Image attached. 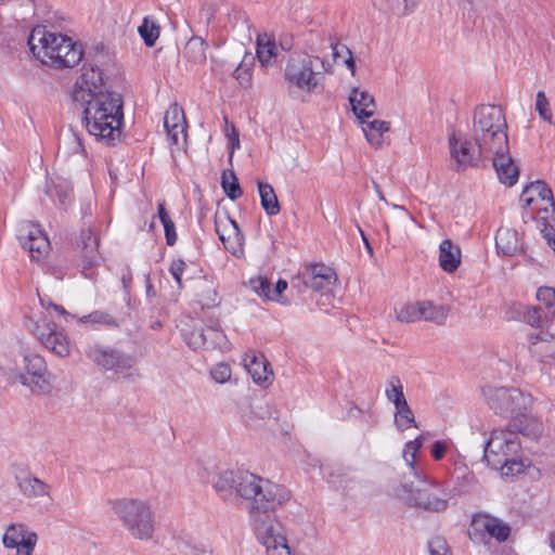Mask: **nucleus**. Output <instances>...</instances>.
<instances>
[{
	"mask_svg": "<svg viewBox=\"0 0 555 555\" xmlns=\"http://www.w3.org/2000/svg\"><path fill=\"white\" fill-rule=\"evenodd\" d=\"M535 111L539 113L541 119L553 124L552 112L550 108L548 100L543 91L537 93L535 99Z\"/></svg>",
	"mask_w": 555,
	"mask_h": 555,
	"instance_id": "obj_49",
	"label": "nucleus"
},
{
	"mask_svg": "<svg viewBox=\"0 0 555 555\" xmlns=\"http://www.w3.org/2000/svg\"><path fill=\"white\" fill-rule=\"evenodd\" d=\"M164 127L167 131L168 139L172 144H179L180 139H185L186 122L184 113L177 104L171 105L166 111L164 116Z\"/></svg>",
	"mask_w": 555,
	"mask_h": 555,
	"instance_id": "obj_21",
	"label": "nucleus"
},
{
	"mask_svg": "<svg viewBox=\"0 0 555 555\" xmlns=\"http://www.w3.org/2000/svg\"><path fill=\"white\" fill-rule=\"evenodd\" d=\"M158 218L163 224L171 220L163 203L158 204Z\"/></svg>",
	"mask_w": 555,
	"mask_h": 555,
	"instance_id": "obj_62",
	"label": "nucleus"
},
{
	"mask_svg": "<svg viewBox=\"0 0 555 555\" xmlns=\"http://www.w3.org/2000/svg\"><path fill=\"white\" fill-rule=\"evenodd\" d=\"M165 230L166 242L169 246H172L177 242V234L175 230V223L172 220L167 221L163 224Z\"/></svg>",
	"mask_w": 555,
	"mask_h": 555,
	"instance_id": "obj_59",
	"label": "nucleus"
},
{
	"mask_svg": "<svg viewBox=\"0 0 555 555\" xmlns=\"http://www.w3.org/2000/svg\"><path fill=\"white\" fill-rule=\"evenodd\" d=\"M420 320L433 322L438 325L444 323L449 314V308L444 305H436L433 301H418Z\"/></svg>",
	"mask_w": 555,
	"mask_h": 555,
	"instance_id": "obj_34",
	"label": "nucleus"
},
{
	"mask_svg": "<svg viewBox=\"0 0 555 555\" xmlns=\"http://www.w3.org/2000/svg\"><path fill=\"white\" fill-rule=\"evenodd\" d=\"M386 398L393 403L395 408L405 402L403 386L400 378L396 375L390 376L386 382Z\"/></svg>",
	"mask_w": 555,
	"mask_h": 555,
	"instance_id": "obj_40",
	"label": "nucleus"
},
{
	"mask_svg": "<svg viewBox=\"0 0 555 555\" xmlns=\"http://www.w3.org/2000/svg\"><path fill=\"white\" fill-rule=\"evenodd\" d=\"M215 488L223 499L231 495L234 490L237 495L250 501L253 513L266 514L285 499L278 493L276 485L241 469L222 472L215 482Z\"/></svg>",
	"mask_w": 555,
	"mask_h": 555,
	"instance_id": "obj_2",
	"label": "nucleus"
},
{
	"mask_svg": "<svg viewBox=\"0 0 555 555\" xmlns=\"http://www.w3.org/2000/svg\"><path fill=\"white\" fill-rule=\"evenodd\" d=\"M519 447L518 435L511 427L494 429L485 446V459L494 466L507 468L505 475L520 473V465L515 461Z\"/></svg>",
	"mask_w": 555,
	"mask_h": 555,
	"instance_id": "obj_6",
	"label": "nucleus"
},
{
	"mask_svg": "<svg viewBox=\"0 0 555 555\" xmlns=\"http://www.w3.org/2000/svg\"><path fill=\"white\" fill-rule=\"evenodd\" d=\"M541 232L547 245L555 251V228L548 225L546 222H543Z\"/></svg>",
	"mask_w": 555,
	"mask_h": 555,
	"instance_id": "obj_58",
	"label": "nucleus"
},
{
	"mask_svg": "<svg viewBox=\"0 0 555 555\" xmlns=\"http://www.w3.org/2000/svg\"><path fill=\"white\" fill-rule=\"evenodd\" d=\"M501 127H506L505 116L500 106L496 105H481L476 108L473 122V135L480 133L499 130Z\"/></svg>",
	"mask_w": 555,
	"mask_h": 555,
	"instance_id": "obj_16",
	"label": "nucleus"
},
{
	"mask_svg": "<svg viewBox=\"0 0 555 555\" xmlns=\"http://www.w3.org/2000/svg\"><path fill=\"white\" fill-rule=\"evenodd\" d=\"M11 378L35 395H46L52 389L51 374L44 358L28 349L22 351V360L16 363Z\"/></svg>",
	"mask_w": 555,
	"mask_h": 555,
	"instance_id": "obj_7",
	"label": "nucleus"
},
{
	"mask_svg": "<svg viewBox=\"0 0 555 555\" xmlns=\"http://www.w3.org/2000/svg\"><path fill=\"white\" fill-rule=\"evenodd\" d=\"M186 343L194 350L199 348L224 349L228 339L219 327L205 326L194 328L188 336Z\"/></svg>",
	"mask_w": 555,
	"mask_h": 555,
	"instance_id": "obj_17",
	"label": "nucleus"
},
{
	"mask_svg": "<svg viewBox=\"0 0 555 555\" xmlns=\"http://www.w3.org/2000/svg\"><path fill=\"white\" fill-rule=\"evenodd\" d=\"M20 492L26 499H38L49 496L51 487L28 472L15 476Z\"/></svg>",
	"mask_w": 555,
	"mask_h": 555,
	"instance_id": "obj_23",
	"label": "nucleus"
},
{
	"mask_svg": "<svg viewBox=\"0 0 555 555\" xmlns=\"http://www.w3.org/2000/svg\"><path fill=\"white\" fill-rule=\"evenodd\" d=\"M244 366L257 385L267 386L271 383L272 371L269 370V362L263 356L246 354Z\"/></svg>",
	"mask_w": 555,
	"mask_h": 555,
	"instance_id": "obj_24",
	"label": "nucleus"
},
{
	"mask_svg": "<svg viewBox=\"0 0 555 555\" xmlns=\"http://www.w3.org/2000/svg\"><path fill=\"white\" fill-rule=\"evenodd\" d=\"M251 289L261 297L269 299V295L271 294L272 286L270 281L267 278H256L250 280Z\"/></svg>",
	"mask_w": 555,
	"mask_h": 555,
	"instance_id": "obj_53",
	"label": "nucleus"
},
{
	"mask_svg": "<svg viewBox=\"0 0 555 555\" xmlns=\"http://www.w3.org/2000/svg\"><path fill=\"white\" fill-rule=\"evenodd\" d=\"M3 545L15 548L16 555H31L37 543V533L29 531L23 524L10 525L2 537Z\"/></svg>",
	"mask_w": 555,
	"mask_h": 555,
	"instance_id": "obj_15",
	"label": "nucleus"
},
{
	"mask_svg": "<svg viewBox=\"0 0 555 555\" xmlns=\"http://www.w3.org/2000/svg\"><path fill=\"white\" fill-rule=\"evenodd\" d=\"M85 354L99 367L113 372L117 379L134 382L139 377L133 357L118 349L94 344L85 349Z\"/></svg>",
	"mask_w": 555,
	"mask_h": 555,
	"instance_id": "obj_9",
	"label": "nucleus"
},
{
	"mask_svg": "<svg viewBox=\"0 0 555 555\" xmlns=\"http://www.w3.org/2000/svg\"><path fill=\"white\" fill-rule=\"evenodd\" d=\"M520 203L526 207H530L532 204L541 203L539 210H543L545 214L555 211V203L553 198L552 190L543 181H534L527 185L521 195Z\"/></svg>",
	"mask_w": 555,
	"mask_h": 555,
	"instance_id": "obj_19",
	"label": "nucleus"
},
{
	"mask_svg": "<svg viewBox=\"0 0 555 555\" xmlns=\"http://www.w3.org/2000/svg\"><path fill=\"white\" fill-rule=\"evenodd\" d=\"M554 312L545 311L543 308L533 306V307H524L521 311L522 320L535 327L541 328V331H548L551 320L554 317Z\"/></svg>",
	"mask_w": 555,
	"mask_h": 555,
	"instance_id": "obj_33",
	"label": "nucleus"
},
{
	"mask_svg": "<svg viewBox=\"0 0 555 555\" xmlns=\"http://www.w3.org/2000/svg\"><path fill=\"white\" fill-rule=\"evenodd\" d=\"M336 273L330 267L324 264H312L309 268V278L305 280V284L317 291L324 292L336 282Z\"/></svg>",
	"mask_w": 555,
	"mask_h": 555,
	"instance_id": "obj_26",
	"label": "nucleus"
},
{
	"mask_svg": "<svg viewBox=\"0 0 555 555\" xmlns=\"http://www.w3.org/2000/svg\"><path fill=\"white\" fill-rule=\"evenodd\" d=\"M112 509L125 528L137 539L147 540L154 531V518L150 505L141 500L122 499L109 502Z\"/></svg>",
	"mask_w": 555,
	"mask_h": 555,
	"instance_id": "obj_5",
	"label": "nucleus"
},
{
	"mask_svg": "<svg viewBox=\"0 0 555 555\" xmlns=\"http://www.w3.org/2000/svg\"><path fill=\"white\" fill-rule=\"evenodd\" d=\"M280 47L284 51H289L293 48V39L288 36H285L280 39Z\"/></svg>",
	"mask_w": 555,
	"mask_h": 555,
	"instance_id": "obj_64",
	"label": "nucleus"
},
{
	"mask_svg": "<svg viewBox=\"0 0 555 555\" xmlns=\"http://www.w3.org/2000/svg\"><path fill=\"white\" fill-rule=\"evenodd\" d=\"M83 152L80 138L76 132H70L64 138L63 146L60 147L57 156L60 157L61 154L67 155L68 153L82 154Z\"/></svg>",
	"mask_w": 555,
	"mask_h": 555,
	"instance_id": "obj_44",
	"label": "nucleus"
},
{
	"mask_svg": "<svg viewBox=\"0 0 555 555\" xmlns=\"http://www.w3.org/2000/svg\"><path fill=\"white\" fill-rule=\"evenodd\" d=\"M232 75L242 87H244V88L250 87L251 70H250L249 65H247L244 61L235 67Z\"/></svg>",
	"mask_w": 555,
	"mask_h": 555,
	"instance_id": "obj_51",
	"label": "nucleus"
},
{
	"mask_svg": "<svg viewBox=\"0 0 555 555\" xmlns=\"http://www.w3.org/2000/svg\"><path fill=\"white\" fill-rule=\"evenodd\" d=\"M415 481L402 485L400 496L409 503L430 512H443L448 507V495L438 483L430 481L427 476L414 472Z\"/></svg>",
	"mask_w": 555,
	"mask_h": 555,
	"instance_id": "obj_8",
	"label": "nucleus"
},
{
	"mask_svg": "<svg viewBox=\"0 0 555 555\" xmlns=\"http://www.w3.org/2000/svg\"><path fill=\"white\" fill-rule=\"evenodd\" d=\"M495 246L499 254L515 256L521 250L517 231L509 228H500L495 235Z\"/></svg>",
	"mask_w": 555,
	"mask_h": 555,
	"instance_id": "obj_30",
	"label": "nucleus"
},
{
	"mask_svg": "<svg viewBox=\"0 0 555 555\" xmlns=\"http://www.w3.org/2000/svg\"><path fill=\"white\" fill-rule=\"evenodd\" d=\"M287 288V282L279 280L274 287H272L269 300L280 301L282 293Z\"/></svg>",
	"mask_w": 555,
	"mask_h": 555,
	"instance_id": "obj_60",
	"label": "nucleus"
},
{
	"mask_svg": "<svg viewBox=\"0 0 555 555\" xmlns=\"http://www.w3.org/2000/svg\"><path fill=\"white\" fill-rule=\"evenodd\" d=\"M537 299L545 305L546 308L555 307V288L543 286L537 292Z\"/></svg>",
	"mask_w": 555,
	"mask_h": 555,
	"instance_id": "obj_56",
	"label": "nucleus"
},
{
	"mask_svg": "<svg viewBox=\"0 0 555 555\" xmlns=\"http://www.w3.org/2000/svg\"><path fill=\"white\" fill-rule=\"evenodd\" d=\"M186 264L182 259H176L171 262L169 272L178 284V287H182V274Z\"/></svg>",
	"mask_w": 555,
	"mask_h": 555,
	"instance_id": "obj_57",
	"label": "nucleus"
},
{
	"mask_svg": "<svg viewBox=\"0 0 555 555\" xmlns=\"http://www.w3.org/2000/svg\"><path fill=\"white\" fill-rule=\"evenodd\" d=\"M258 192L260 196L261 207L269 216H276L281 208L278 196L271 184L266 182H258Z\"/></svg>",
	"mask_w": 555,
	"mask_h": 555,
	"instance_id": "obj_37",
	"label": "nucleus"
},
{
	"mask_svg": "<svg viewBox=\"0 0 555 555\" xmlns=\"http://www.w3.org/2000/svg\"><path fill=\"white\" fill-rule=\"evenodd\" d=\"M215 227L219 240L229 253L236 256L243 251L244 236L235 221L229 218L216 219Z\"/></svg>",
	"mask_w": 555,
	"mask_h": 555,
	"instance_id": "obj_20",
	"label": "nucleus"
},
{
	"mask_svg": "<svg viewBox=\"0 0 555 555\" xmlns=\"http://www.w3.org/2000/svg\"><path fill=\"white\" fill-rule=\"evenodd\" d=\"M395 423L399 430H405L410 427H417L414 418V414L410 409L408 402H401L400 405L396 406Z\"/></svg>",
	"mask_w": 555,
	"mask_h": 555,
	"instance_id": "obj_42",
	"label": "nucleus"
},
{
	"mask_svg": "<svg viewBox=\"0 0 555 555\" xmlns=\"http://www.w3.org/2000/svg\"><path fill=\"white\" fill-rule=\"evenodd\" d=\"M529 351L540 362L553 358L555 354L554 335L550 331H540L538 334L528 336Z\"/></svg>",
	"mask_w": 555,
	"mask_h": 555,
	"instance_id": "obj_22",
	"label": "nucleus"
},
{
	"mask_svg": "<svg viewBox=\"0 0 555 555\" xmlns=\"http://www.w3.org/2000/svg\"><path fill=\"white\" fill-rule=\"evenodd\" d=\"M333 74L332 63L324 56L306 51L292 53L283 70L287 93L293 99L321 92L326 75Z\"/></svg>",
	"mask_w": 555,
	"mask_h": 555,
	"instance_id": "obj_3",
	"label": "nucleus"
},
{
	"mask_svg": "<svg viewBox=\"0 0 555 555\" xmlns=\"http://www.w3.org/2000/svg\"><path fill=\"white\" fill-rule=\"evenodd\" d=\"M25 326L48 350L59 357H67L69 354L70 348L67 336L62 331H59L55 323L47 321L46 318L38 320L28 318Z\"/></svg>",
	"mask_w": 555,
	"mask_h": 555,
	"instance_id": "obj_11",
	"label": "nucleus"
},
{
	"mask_svg": "<svg viewBox=\"0 0 555 555\" xmlns=\"http://www.w3.org/2000/svg\"><path fill=\"white\" fill-rule=\"evenodd\" d=\"M449 146L451 158L454 160V168L460 171L469 166H477L480 159H485V155L474 142L467 139H459L455 133L449 138Z\"/></svg>",
	"mask_w": 555,
	"mask_h": 555,
	"instance_id": "obj_12",
	"label": "nucleus"
},
{
	"mask_svg": "<svg viewBox=\"0 0 555 555\" xmlns=\"http://www.w3.org/2000/svg\"><path fill=\"white\" fill-rule=\"evenodd\" d=\"M196 297L203 308H211L218 304L217 284L206 276L195 281Z\"/></svg>",
	"mask_w": 555,
	"mask_h": 555,
	"instance_id": "obj_32",
	"label": "nucleus"
},
{
	"mask_svg": "<svg viewBox=\"0 0 555 555\" xmlns=\"http://www.w3.org/2000/svg\"><path fill=\"white\" fill-rule=\"evenodd\" d=\"M489 160L492 163L502 183L512 186L517 182L519 170L512 159L509 152L501 153Z\"/></svg>",
	"mask_w": 555,
	"mask_h": 555,
	"instance_id": "obj_27",
	"label": "nucleus"
},
{
	"mask_svg": "<svg viewBox=\"0 0 555 555\" xmlns=\"http://www.w3.org/2000/svg\"><path fill=\"white\" fill-rule=\"evenodd\" d=\"M207 43L198 36H193L188 40L183 51V57L193 65L204 64L207 55Z\"/></svg>",
	"mask_w": 555,
	"mask_h": 555,
	"instance_id": "obj_35",
	"label": "nucleus"
},
{
	"mask_svg": "<svg viewBox=\"0 0 555 555\" xmlns=\"http://www.w3.org/2000/svg\"><path fill=\"white\" fill-rule=\"evenodd\" d=\"M138 31L147 47L155 44L160 33L159 26L149 16L143 18L142 24L138 27Z\"/></svg>",
	"mask_w": 555,
	"mask_h": 555,
	"instance_id": "obj_41",
	"label": "nucleus"
},
{
	"mask_svg": "<svg viewBox=\"0 0 555 555\" xmlns=\"http://www.w3.org/2000/svg\"><path fill=\"white\" fill-rule=\"evenodd\" d=\"M72 189L66 181H61L47 186V194L51 197L56 196L60 204L64 206L70 196Z\"/></svg>",
	"mask_w": 555,
	"mask_h": 555,
	"instance_id": "obj_47",
	"label": "nucleus"
},
{
	"mask_svg": "<svg viewBox=\"0 0 555 555\" xmlns=\"http://www.w3.org/2000/svg\"><path fill=\"white\" fill-rule=\"evenodd\" d=\"M418 302L406 304L399 310L395 309L396 320L402 323H411L420 320Z\"/></svg>",
	"mask_w": 555,
	"mask_h": 555,
	"instance_id": "obj_45",
	"label": "nucleus"
},
{
	"mask_svg": "<svg viewBox=\"0 0 555 555\" xmlns=\"http://www.w3.org/2000/svg\"><path fill=\"white\" fill-rule=\"evenodd\" d=\"M275 409L269 402H259L251 408V413L259 420L271 418L275 414Z\"/></svg>",
	"mask_w": 555,
	"mask_h": 555,
	"instance_id": "obj_55",
	"label": "nucleus"
},
{
	"mask_svg": "<svg viewBox=\"0 0 555 555\" xmlns=\"http://www.w3.org/2000/svg\"><path fill=\"white\" fill-rule=\"evenodd\" d=\"M476 145L479 146L485 155V159H490L501 153L509 152L508 138L506 133V127H501L498 131H492L482 134H474Z\"/></svg>",
	"mask_w": 555,
	"mask_h": 555,
	"instance_id": "obj_18",
	"label": "nucleus"
},
{
	"mask_svg": "<svg viewBox=\"0 0 555 555\" xmlns=\"http://www.w3.org/2000/svg\"><path fill=\"white\" fill-rule=\"evenodd\" d=\"M17 237L33 259H41L50 248V242L39 227L33 222H22Z\"/></svg>",
	"mask_w": 555,
	"mask_h": 555,
	"instance_id": "obj_14",
	"label": "nucleus"
},
{
	"mask_svg": "<svg viewBox=\"0 0 555 555\" xmlns=\"http://www.w3.org/2000/svg\"><path fill=\"white\" fill-rule=\"evenodd\" d=\"M461 249L450 240H443L439 246V264L448 273H453L461 264Z\"/></svg>",
	"mask_w": 555,
	"mask_h": 555,
	"instance_id": "obj_31",
	"label": "nucleus"
},
{
	"mask_svg": "<svg viewBox=\"0 0 555 555\" xmlns=\"http://www.w3.org/2000/svg\"><path fill=\"white\" fill-rule=\"evenodd\" d=\"M509 427L530 440H538L543 433L542 422L535 417L527 416L526 412H522V415L515 416L511 421Z\"/></svg>",
	"mask_w": 555,
	"mask_h": 555,
	"instance_id": "obj_29",
	"label": "nucleus"
},
{
	"mask_svg": "<svg viewBox=\"0 0 555 555\" xmlns=\"http://www.w3.org/2000/svg\"><path fill=\"white\" fill-rule=\"evenodd\" d=\"M423 446L422 437H417L414 440L409 441L403 449V459L406 465L414 472L416 454Z\"/></svg>",
	"mask_w": 555,
	"mask_h": 555,
	"instance_id": "obj_46",
	"label": "nucleus"
},
{
	"mask_svg": "<svg viewBox=\"0 0 555 555\" xmlns=\"http://www.w3.org/2000/svg\"><path fill=\"white\" fill-rule=\"evenodd\" d=\"M349 102L353 114L361 124H364V118H370L375 113L376 106L373 95L359 88L352 89L349 95Z\"/></svg>",
	"mask_w": 555,
	"mask_h": 555,
	"instance_id": "obj_25",
	"label": "nucleus"
},
{
	"mask_svg": "<svg viewBox=\"0 0 555 555\" xmlns=\"http://www.w3.org/2000/svg\"><path fill=\"white\" fill-rule=\"evenodd\" d=\"M28 46L42 64L55 68L74 67L83 55L79 43L65 35L49 30L46 26H37L31 30Z\"/></svg>",
	"mask_w": 555,
	"mask_h": 555,
	"instance_id": "obj_4",
	"label": "nucleus"
},
{
	"mask_svg": "<svg viewBox=\"0 0 555 555\" xmlns=\"http://www.w3.org/2000/svg\"><path fill=\"white\" fill-rule=\"evenodd\" d=\"M418 1L420 0H374V3L396 15L402 16L410 14Z\"/></svg>",
	"mask_w": 555,
	"mask_h": 555,
	"instance_id": "obj_39",
	"label": "nucleus"
},
{
	"mask_svg": "<svg viewBox=\"0 0 555 555\" xmlns=\"http://www.w3.org/2000/svg\"><path fill=\"white\" fill-rule=\"evenodd\" d=\"M276 44L274 39L268 35L259 36L257 39V57L262 67L272 66L276 61Z\"/></svg>",
	"mask_w": 555,
	"mask_h": 555,
	"instance_id": "obj_36",
	"label": "nucleus"
},
{
	"mask_svg": "<svg viewBox=\"0 0 555 555\" xmlns=\"http://www.w3.org/2000/svg\"><path fill=\"white\" fill-rule=\"evenodd\" d=\"M447 451V444L442 441H435L431 447V455L436 461H439L443 457Z\"/></svg>",
	"mask_w": 555,
	"mask_h": 555,
	"instance_id": "obj_61",
	"label": "nucleus"
},
{
	"mask_svg": "<svg viewBox=\"0 0 555 555\" xmlns=\"http://www.w3.org/2000/svg\"><path fill=\"white\" fill-rule=\"evenodd\" d=\"M430 555H450L448 543L442 537H435L428 542Z\"/></svg>",
	"mask_w": 555,
	"mask_h": 555,
	"instance_id": "obj_54",
	"label": "nucleus"
},
{
	"mask_svg": "<svg viewBox=\"0 0 555 555\" xmlns=\"http://www.w3.org/2000/svg\"><path fill=\"white\" fill-rule=\"evenodd\" d=\"M363 125H365L363 127V132L370 144L375 147H379L383 143L384 133L388 132L390 129L389 122L375 119L367 122L364 120Z\"/></svg>",
	"mask_w": 555,
	"mask_h": 555,
	"instance_id": "obj_38",
	"label": "nucleus"
},
{
	"mask_svg": "<svg viewBox=\"0 0 555 555\" xmlns=\"http://www.w3.org/2000/svg\"><path fill=\"white\" fill-rule=\"evenodd\" d=\"M80 240L83 246L78 263L79 271L86 279L94 280L103 260L98 250L99 241L90 229L81 230Z\"/></svg>",
	"mask_w": 555,
	"mask_h": 555,
	"instance_id": "obj_13",
	"label": "nucleus"
},
{
	"mask_svg": "<svg viewBox=\"0 0 555 555\" xmlns=\"http://www.w3.org/2000/svg\"><path fill=\"white\" fill-rule=\"evenodd\" d=\"M221 186L225 195L234 201L242 195V190L235 173L231 170L223 171L221 177Z\"/></svg>",
	"mask_w": 555,
	"mask_h": 555,
	"instance_id": "obj_43",
	"label": "nucleus"
},
{
	"mask_svg": "<svg viewBox=\"0 0 555 555\" xmlns=\"http://www.w3.org/2000/svg\"><path fill=\"white\" fill-rule=\"evenodd\" d=\"M83 323L102 324L108 327H117L118 324L113 317L102 311H94L80 319Z\"/></svg>",
	"mask_w": 555,
	"mask_h": 555,
	"instance_id": "obj_48",
	"label": "nucleus"
},
{
	"mask_svg": "<svg viewBox=\"0 0 555 555\" xmlns=\"http://www.w3.org/2000/svg\"><path fill=\"white\" fill-rule=\"evenodd\" d=\"M40 304H41V306H42L43 308H46L47 310H48V309H50V308H52V309H54L55 311H57L59 313H61V314L66 313V311H65V309H64L63 307L57 306V305H54V304H50V302H49V304H47V302L44 301V299H43V298H40Z\"/></svg>",
	"mask_w": 555,
	"mask_h": 555,
	"instance_id": "obj_63",
	"label": "nucleus"
},
{
	"mask_svg": "<svg viewBox=\"0 0 555 555\" xmlns=\"http://www.w3.org/2000/svg\"><path fill=\"white\" fill-rule=\"evenodd\" d=\"M483 395L491 410L496 414L511 416L512 420L517 415H522V412H527L532 403L530 395L516 388L487 387L483 389Z\"/></svg>",
	"mask_w": 555,
	"mask_h": 555,
	"instance_id": "obj_10",
	"label": "nucleus"
},
{
	"mask_svg": "<svg viewBox=\"0 0 555 555\" xmlns=\"http://www.w3.org/2000/svg\"><path fill=\"white\" fill-rule=\"evenodd\" d=\"M333 59L335 62L339 60V50H346L347 57L344 60L345 65L350 70L351 75H356V65L351 51L345 44L332 43Z\"/></svg>",
	"mask_w": 555,
	"mask_h": 555,
	"instance_id": "obj_52",
	"label": "nucleus"
},
{
	"mask_svg": "<svg viewBox=\"0 0 555 555\" xmlns=\"http://www.w3.org/2000/svg\"><path fill=\"white\" fill-rule=\"evenodd\" d=\"M73 100L83 106V122L89 134L106 144L119 139L122 101L118 93L103 90V74L99 67L83 64Z\"/></svg>",
	"mask_w": 555,
	"mask_h": 555,
	"instance_id": "obj_1",
	"label": "nucleus"
},
{
	"mask_svg": "<svg viewBox=\"0 0 555 555\" xmlns=\"http://www.w3.org/2000/svg\"><path fill=\"white\" fill-rule=\"evenodd\" d=\"M474 526L483 529L490 537L499 542L507 540L511 527L500 518L490 515H477L473 520Z\"/></svg>",
	"mask_w": 555,
	"mask_h": 555,
	"instance_id": "obj_28",
	"label": "nucleus"
},
{
	"mask_svg": "<svg viewBox=\"0 0 555 555\" xmlns=\"http://www.w3.org/2000/svg\"><path fill=\"white\" fill-rule=\"evenodd\" d=\"M210 376L216 383L224 384L231 379L232 371L229 364L220 362L210 370Z\"/></svg>",
	"mask_w": 555,
	"mask_h": 555,
	"instance_id": "obj_50",
	"label": "nucleus"
}]
</instances>
